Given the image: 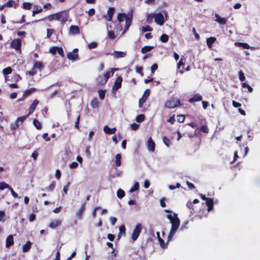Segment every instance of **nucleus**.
<instances>
[{
	"label": "nucleus",
	"mask_w": 260,
	"mask_h": 260,
	"mask_svg": "<svg viewBox=\"0 0 260 260\" xmlns=\"http://www.w3.org/2000/svg\"><path fill=\"white\" fill-rule=\"evenodd\" d=\"M167 218L169 219L171 223V229L168 236V242L171 240L174 236L180 225V219L177 216V214H174L173 216L171 214L167 215Z\"/></svg>",
	"instance_id": "1"
},
{
	"label": "nucleus",
	"mask_w": 260,
	"mask_h": 260,
	"mask_svg": "<svg viewBox=\"0 0 260 260\" xmlns=\"http://www.w3.org/2000/svg\"><path fill=\"white\" fill-rule=\"evenodd\" d=\"M181 106V103L179 99L177 98H172L166 101L165 106L167 108H174Z\"/></svg>",
	"instance_id": "2"
},
{
	"label": "nucleus",
	"mask_w": 260,
	"mask_h": 260,
	"mask_svg": "<svg viewBox=\"0 0 260 260\" xmlns=\"http://www.w3.org/2000/svg\"><path fill=\"white\" fill-rule=\"evenodd\" d=\"M57 21H60L62 24H64L68 20L69 13L67 11H62L57 13Z\"/></svg>",
	"instance_id": "3"
},
{
	"label": "nucleus",
	"mask_w": 260,
	"mask_h": 260,
	"mask_svg": "<svg viewBox=\"0 0 260 260\" xmlns=\"http://www.w3.org/2000/svg\"><path fill=\"white\" fill-rule=\"evenodd\" d=\"M142 229V226L141 224L138 223L136 225L135 229L134 230V231L133 232L132 235V239L134 241H136L138 239V238L139 236V234H140V233L141 232Z\"/></svg>",
	"instance_id": "4"
},
{
	"label": "nucleus",
	"mask_w": 260,
	"mask_h": 260,
	"mask_svg": "<svg viewBox=\"0 0 260 260\" xmlns=\"http://www.w3.org/2000/svg\"><path fill=\"white\" fill-rule=\"evenodd\" d=\"M133 18V12L132 10H131L128 13V17L126 18V20L125 21V24L124 27L123 33L127 31V30L129 28L130 26L131 25L132 20Z\"/></svg>",
	"instance_id": "5"
},
{
	"label": "nucleus",
	"mask_w": 260,
	"mask_h": 260,
	"mask_svg": "<svg viewBox=\"0 0 260 260\" xmlns=\"http://www.w3.org/2000/svg\"><path fill=\"white\" fill-rule=\"evenodd\" d=\"M133 18V12L132 10H131L128 13V17L126 18V20L125 21V24L124 27L123 33L127 31V30L129 28L130 26L131 25L132 20Z\"/></svg>",
	"instance_id": "6"
},
{
	"label": "nucleus",
	"mask_w": 260,
	"mask_h": 260,
	"mask_svg": "<svg viewBox=\"0 0 260 260\" xmlns=\"http://www.w3.org/2000/svg\"><path fill=\"white\" fill-rule=\"evenodd\" d=\"M78 48H75L72 52H69L67 54V58L71 60H76L79 58V54Z\"/></svg>",
	"instance_id": "7"
},
{
	"label": "nucleus",
	"mask_w": 260,
	"mask_h": 260,
	"mask_svg": "<svg viewBox=\"0 0 260 260\" xmlns=\"http://www.w3.org/2000/svg\"><path fill=\"white\" fill-rule=\"evenodd\" d=\"M155 22L160 25L164 24L165 22V19L163 15L161 13H158L154 14Z\"/></svg>",
	"instance_id": "8"
},
{
	"label": "nucleus",
	"mask_w": 260,
	"mask_h": 260,
	"mask_svg": "<svg viewBox=\"0 0 260 260\" xmlns=\"http://www.w3.org/2000/svg\"><path fill=\"white\" fill-rule=\"evenodd\" d=\"M11 46L16 50H20L21 47V40L19 39H14L11 43Z\"/></svg>",
	"instance_id": "9"
},
{
	"label": "nucleus",
	"mask_w": 260,
	"mask_h": 260,
	"mask_svg": "<svg viewBox=\"0 0 260 260\" xmlns=\"http://www.w3.org/2000/svg\"><path fill=\"white\" fill-rule=\"evenodd\" d=\"M117 70V69H116V68H113V69H111L110 71H108V72H106L103 75L104 80H103V82H102V83L106 84L107 83L108 80L109 79V78L111 76L113 75L114 72Z\"/></svg>",
	"instance_id": "10"
},
{
	"label": "nucleus",
	"mask_w": 260,
	"mask_h": 260,
	"mask_svg": "<svg viewBox=\"0 0 260 260\" xmlns=\"http://www.w3.org/2000/svg\"><path fill=\"white\" fill-rule=\"evenodd\" d=\"M122 82V78L121 76H118L116 79L114 85H113L112 89L113 90H117L121 87V83Z\"/></svg>",
	"instance_id": "11"
},
{
	"label": "nucleus",
	"mask_w": 260,
	"mask_h": 260,
	"mask_svg": "<svg viewBox=\"0 0 260 260\" xmlns=\"http://www.w3.org/2000/svg\"><path fill=\"white\" fill-rule=\"evenodd\" d=\"M62 223L61 220L59 219H55L51 221L49 224V227L52 229H55L59 226Z\"/></svg>",
	"instance_id": "12"
},
{
	"label": "nucleus",
	"mask_w": 260,
	"mask_h": 260,
	"mask_svg": "<svg viewBox=\"0 0 260 260\" xmlns=\"http://www.w3.org/2000/svg\"><path fill=\"white\" fill-rule=\"evenodd\" d=\"M203 99V98L201 94L199 93H196L194 94L192 97L190 98L188 101L190 103H193L197 102H199L202 101Z\"/></svg>",
	"instance_id": "13"
},
{
	"label": "nucleus",
	"mask_w": 260,
	"mask_h": 260,
	"mask_svg": "<svg viewBox=\"0 0 260 260\" xmlns=\"http://www.w3.org/2000/svg\"><path fill=\"white\" fill-rule=\"evenodd\" d=\"M39 101L37 99H35L34 100L32 103L31 104L29 108V111L28 113V115H30L31 114L33 113V112L35 111V110L36 109V107L37 105L39 104Z\"/></svg>",
	"instance_id": "14"
},
{
	"label": "nucleus",
	"mask_w": 260,
	"mask_h": 260,
	"mask_svg": "<svg viewBox=\"0 0 260 260\" xmlns=\"http://www.w3.org/2000/svg\"><path fill=\"white\" fill-rule=\"evenodd\" d=\"M114 12L115 9L113 7H110L109 8L107 11V16H105V17L108 21H110L112 20Z\"/></svg>",
	"instance_id": "15"
},
{
	"label": "nucleus",
	"mask_w": 260,
	"mask_h": 260,
	"mask_svg": "<svg viewBox=\"0 0 260 260\" xmlns=\"http://www.w3.org/2000/svg\"><path fill=\"white\" fill-rule=\"evenodd\" d=\"M116 128L113 127V128H110L108 126V125H105L104 127V131L106 134L108 135H112L114 134L116 132Z\"/></svg>",
	"instance_id": "16"
},
{
	"label": "nucleus",
	"mask_w": 260,
	"mask_h": 260,
	"mask_svg": "<svg viewBox=\"0 0 260 260\" xmlns=\"http://www.w3.org/2000/svg\"><path fill=\"white\" fill-rule=\"evenodd\" d=\"M215 17L216 18L215 21L221 25H224L226 23V19L225 17L221 18L218 14H215Z\"/></svg>",
	"instance_id": "17"
},
{
	"label": "nucleus",
	"mask_w": 260,
	"mask_h": 260,
	"mask_svg": "<svg viewBox=\"0 0 260 260\" xmlns=\"http://www.w3.org/2000/svg\"><path fill=\"white\" fill-rule=\"evenodd\" d=\"M69 32L71 35H77L80 32V29L78 26L71 25L70 27Z\"/></svg>",
	"instance_id": "18"
},
{
	"label": "nucleus",
	"mask_w": 260,
	"mask_h": 260,
	"mask_svg": "<svg viewBox=\"0 0 260 260\" xmlns=\"http://www.w3.org/2000/svg\"><path fill=\"white\" fill-rule=\"evenodd\" d=\"M14 239L12 235H9L6 241V247L9 248L10 246L14 244Z\"/></svg>",
	"instance_id": "19"
},
{
	"label": "nucleus",
	"mask_w": 260,
	"mask_h": 260,
	"mask_svg": "<svg viewBox=\"0 0 260 260\" xmlns=\"http://www.w3.org/2000/svg\"><path fill=\"white\" fill-rule=\"evenodd\" d=\"M206 204L208 207V211L209 212L212 210L214 206L213 199L211 198H208L207 200L206 201Z\"/></svg>",
	"instance_id": "20"
},
{
	"label": "nucleus",
	"mask_w": 260,
	"mask_h": 260,
	"mask_svg": "<svg viewBox=\"0 0 260 260\" xmlns=\"http://www.w3.org/2000/svg\"><path fill=\"white\" fill-rule=\"evenodd\" d=\"M156 235L160 247L163 249L166 248L167 247V244L169 242L167 241V243H165L164 240L160 238V234L158 232H156Z\"/></svg>",
	"instance_id": "21"
},
{
	"label": "nucleus",
	"mask_w": 260,
	"mask_h": 260,
	"mask_svg": "<svg viewBox=\"0 0 260 260\" xmlns=\"http://www.w3.org/2000/svg\"><path fill=\"white\" fill-rule=\"evenodd\" d=\"M37 91V89L34 87H31L29 89H26L24 91L23 93V98H25L26 96L29 95L31 93Z\"/></svg>",
	"instance_id": "22"
},
{
	"label": "nucleus",
	"mask_w": 260,
	"mask_h": 260,
	"mask_svg": "<svg viewBox=\"0 0 260 260\" xmlns=\"http://www.w3.org/2000/svg\"><path fill=\"white\" fill-rule=\"evenodd\" d=\"M148 149L149 151L153 152L155 150V143L152 140L151 138H150L148 140L147 143Z\"/></svg>",
	"instance_id": "23"
},
{
	"label": "nucleus",
	"mask_w": 260,
	"mask_h": 260,
	"mask_svg": "<svg viewBox=\"0 0 260 260\" xmlns=\"http://www.w3.org/2000/svg\"><path fill=\"white\" fill-rule=\"evenodd\" d=\"M187 207L189 209L190 213L192 215L194 214L196 212V207L193 206L192 203L191 201H188L186 204Z\"/></svg>",
	"instance_id": "24"
},
{
	"label": "nucleus",
	"mask_w": 260,
	"mask_h": 260,
	"mask_svg": "<svg viewBox=\"0 0 260 260\" xmlns=\"http://www.w3.org/2000/svg\"><path fill=\"white\" fill-rule=\"evenodd\" d=\"M48 19V20L49 21H52L53 20H57V13H55V14H51V15H49L46 18H44L43 19H41L40 20H35L34 22H38V21H42V20H45L46 19Z\"/></svg>",
	"instance_id": "25"
},
{
	"label": "nucleus",
	"mask_w": 260,
	"mask_h": 260,
	"mask_svg": "<svg viewBox=\"0 0 260 260\" xmlns=\"http://www.w3.org/2000/svg\"><path fill=\"white\" fill-rule=\"evenodd\" d=\"M85 203H84L76 213V216L79 219H81L82 218L83 212L85 210Z\"/></svg>",
	"instance_id": "26"
},
{
	"label": "nucleus",
	"mask_w": 260,
	"mask_h": 260,
	"mask_svg": "<svg viewBox=\"0 0 260 260\" xmlns=\"http://www.w3.org/2000/svg\"><path fill=\"white\" fill-rule=\"evenodd\" d=\"M31 245L32 243L30 241H27L26 243L22 247V251L23 252H28L31 248Z\"/></svg>",
	"instance_id": "27"
},
{
	"label": "nucleus",
	"mask_w": 260,
	"mask_h": 260,
	"mask_svg": "<svg viewBox=\"0 0 260 260\" xmlns=\"http://www.w3.org/2000/svg\"><path fill=\"white\" fill-rule=\"evenodd\" d=\"M235 45L237 47H242L244 49H249L250 48V46L246 43L236 42Z\"/></svg>",
	"instance_id": "28"
},
{
	"label": "nucleus",
	"mask_w": 260,
	"mask_h": 260,
	"mask_svg": "<svg viewBox=\"0 0 260 260\" xmlns=\"http://www.w3.org/2000/svg\"><path fill=\"white\" fill-rule=\"evenodd\" d=\"M44 68V66L42 62L41 61H36L35 62L33 66V69H39L40 71H41Z\"/></svg>",
	"instance_id": "29"
},
{
	"label": "nucleus",
	"mask_w": 260,
	"mask_h": 260,
	"mask_svg": "<svg viewBox=\"0 0 260 260\" xmlns=\"http://www.w3.org/2000/svg\"><path fill=\"white\" fill-rule=\"evenodd\" d=\"M127 17L128 13L127 14L125 13H119L117 15V19L119 22H122L124 19L126 20Z\"/></svg>",
	"instance_id": "30"
},
{
	"label": "nucleus",
	"mask_w": 260,
	"mask_h": 260,
	"mask_svg": "<svg viewBox=\"0 0 260 260\" xmlns=\"http://www.w3.org/2000/svg\"><path fill=\"white\" fill-rule=\"evenodd\" d=\"M216 38L213 37H211L207 39L206 43L209 47H211L212 44L215 42Z\"/></svg>",
	"instance_id": "31"
},
{
	"label": "nucleus",
	"mask_w": 260,
	"mask_h": 260,
	"mask_svg": "<svg viewBox=\"0 0 260 260\" xmlns=\"http://www.w3.org/2000/svg\"><path fill=\"white\" fill-rule=\"evenodd\" d=\"M114 55L116 58H119L125 57L126 55V53L122 51H115L114 52Z\"/></svg>",
	"instance_id": "32"
},
{
	"label": "nucleus",
	"mask_w": 260,
	"mask_h": 260,
	"mask_svg": "<svg viewBox=\"0 0 260 260\" xmlns=\"http://www.w3.org/2000/svg\"><path fill=\"white\" fill-rule=\"evenodd\" d=\"M153 46H145L143 47L141 49V52L143 54L147 53V52L151 51L153 49Z\"/></svg>",
	"instance_id": "33"
},
{
	"label": "nucleus",
	"mask_w": 260,
	"mask_h": 260,
	"mask_svg": "<svg viewBox=\"0 0 260 260\" xmlns=\"http://www.w3.org/2000/svg\"><path fill=\"white\" fill-rule=\"evenodd\" d=\"M115 165L117 167H119L121 166V155L120 154H117L115 156Z\"/></svg>",
	"instance_id": "34"
},
{
	"label": "nucleus",
	"mask_w": 260,
	"mask_h": 260,
	"mask_svg": "<svg viewBox=\"0 0 260 260\" xmlns=\"http://www.w3.org/2000/svg\"><path fill=\"white\" fill-rule=\"evenodd\" d=\"M6 7H15L16 6L15 2L13 0H9L7 3H5Z\"/></svg>",
	"instance_id": "35"
},
{
	"label": "nucleus",
	"mask_w": 260,
	"mask_h": 260,
	"mask_svg": "<svg viewBox=\"0 0 260 260\" xmlns=\"http://www.w3.org/2000/svg\"><path fill=\"white\" fill-rule=\"evenodd\" d=\"M99 103L97 99L95 98L92 99L91 102V106L93 108H98L99 107Z\"/></svg>",
	"instance_id": "36"
},
{
	"label": "nucleus",
	"mask_w": 260,
	"mask_h": 260,
	"mask_svg": "<svg viewBox=\"0 0 260 260\" xmlns=\"http://www.w3.org/2000/svg\"><path fill=\"white\" fill-rule=\"evenodd\" d=\"M32 7V4L29 2H24L22 4V8L25 10H30Z\"/></svg>",
	"instance_id": "37"
},
{
	"label": "nucleus",
	"mask_w": 260,
	"mask_h": 260,
	"mask_svg": "<svg viewBox=\"0 0 260 260\" xmlns=\"http://www.w3.org/2000/svg\"><path fill=\"white\" fill-rule=\"evenodd\" d=\"M125 196V192L123 190L121 189H119L117 191V196L118 198L121 199L124 197Z\"/></svg>",
	"instance_id": "38"
},
{
	"label": "nucleus",
	"mask_w": 260,
	"mask_h": 260,
	"mask_svg": "<svg viewBox=\"0 0 260 260\" xmlns=\"http://www.w3.org/2000/svg\"><path fill=\"white\" fill-rule=\"evenodd\" d=\"M33 124L37 129H41L42 128V125L38 120L35 119L33 121Z\"/></svg>",
	"instance_id": "39"
},
{
	"label": "nucleus",
	"mask_w": 260,
	"mask_h": 260,
	"mask_svg": "<svg viewBox=\"0 0 260 260\" xmlns=\"http://www.w3.org/2000/svg\"><path fill=\"white\" fill-rule=\"evenodd\" d=\"M21 77L18 74H15L12 77V80L16 83L21 80Z\"/></svg>",
	"instance_id": "40"
},
{
	"label": "nucleus",
	"mask_w": 260,
	"mask_h": 260,
	"mask_svg": "<svg viewBox=\"0 0 260 260\" xmlns=\"http://www.w3.org/2000/svg\"><path fill=\"white\" fill-rule=\"evenodd\" d=\"M29 116L28 115V114L26 115H24L21 117H19L17 118V120L16 121V123H18L20 122L21 123L24 122V121L25 120V119L28 117V116Z\"/></svg>",
	"instance_id": "41"
},
{
	"label": "nucleus",
	"mask_w": 260,
	"mask_h": 260,
	"mask_svg": "<svg viewBox=\"0 0 260 260\" xmlns=\"http://www.w3.org/2000/svg\"><path fill=\"white\" fill-rule=\"evenodd\" d=\"M139 184L138 182H136L134 185L130 188L129 192H133L136 190L139 189Z\"/></svg>",
	"instance_id": "42"
},
{
	"label": "nucleus",
	"mask_w": 260,
	"mask_h": 260,
	"mask_svg": "<svg viewBox=\"0 0 260 260\" xmlns=\"http://www.w3.org/2000/svg\"><path fill=\"white\" fill-rule=\"evenodd\" d=\"M12 72V69L11 67H7L3 69V73L5 75L11 74Z\"/></svg>",
	"instance_id": "43"
},
{
	"label": "nucleus",
	"mask_w": 260,
	"mask_h": 260,
	"mask_svg": "<svg viewBox=\"0 0 260 260\" xmlns=\"http://www.w3.org/2000/svg\"><path fill=\"white\" fill-rule=\"evenodd\" d=\"M56 182L54 181H53L49 185V186L46 188L47 191H53L55 187Z\"/></svg>",
	"instance_id": "44"
},
{
	"label": "nucleus",
	"mask_w": 260,
	"mask_h": 260,
	"mask_svg": "<svg viewBox=\"0 0 260 260\" xmlns=\"http://www.w3.org/2000/svg\"><path fill=\"white\" fill-rule=\"evenodd\" d=\"M160 41L163 43H166L169 40V36L166 34H162L160 37Z\"/></svg>",
	"instance_id": "45"
},
{
	"label": "nucleus",
	"mask_w": 260,
	"mask_h": 260,
	"mask_svg": "<svg viewBox=\"0 0 260 260\" xmlns=\"http://www.w3.org/2000/svg\"><path fill=\"white\" fill-rule=\"evenodd\" d=\"M242 87L243 88H247L249 92L253 91V88L247 83L244 82L242 83Z\"/></svg>",
	"instance_id": "46"
},
{
	"label": "nucleus",
	"mask_w": 260,
	"mask_h": 260,
	"mask_svg": "<svg viewBox=\"0 0 260 260\" xmlns=\"http://www.w3.org/2000/svg\"><path fill=\"white\" fill-rule=\"evenodd\" d=\"M98 92L100 99L104 100L105 96L106 90L99 89Z\"/></svg>",
	"instance_id": "47"
},
{
	"label": "nucleus",
	"mask_w": 260,
	"mask_h": 260,
	"mask_svg": "<svg viewBox=\"0 0 260 260\" xmlns=\"http://www.w3.org/2000/svg\"><path fill=\"white\" fill-rule=\"evenodd\" d=\"M11 187L5 182H1L0 183V190H4L5 188L9 189Z\"/></svg>",
	"instance_id": "48"
},
{
	"label": "nucleus",
	"mask_w": 260,
	"mask_h": 260,
	"mask_svg": "<svg viewBox=\"0 0 260 260\" xmlns=\"http://www.w3.org/2000/svg\"><path fill=\"white\" fill-rule=\"evenodd\" d=\"M145 119V116L143 114H139L136 117V121L138 122H141Z\"/></svg>",
	"instance_id": "49"
},
{
	"label": "nucleus",
	"mask_w": 260,
	"mask_h": 260,
	"mask_svg": "<svg viewBox=\"0 0 260 260\" xmlns=\"http://www.w3.org/2000/svg\"><path fill=\"white\" fill-rule=\"evenodd\" d=\"M239 78L241 81H244L245 80L244 74L242 70L239 71Z\"/></svg>",
	"instance_id": "50"
},
{
	"label": "nucleus",
	"mask_w": 260,
	"mask_h": 260,
	"mask_svg": "<svg viewBox=\"0 0 260 260\" xmlns=\"http://www.w3.org/2000/svg\"><path fill=\"white\" fill-rule=\"evenodd\" d=\"M103 80H104V77L102 76H99L96 78V82L99 85H105V84L102 83V82H103Z\"/></svg>",
	"instance_id": "51"
},
{
	"label": "nucleus",
	"mask_w": 260,
	"mask_h": 260,
	"mask_svg": "<svg viewBox=\"0 0 260 260\" xmlns=\"http://www.w3.org/2000/svg\"><path fill=\"white\" fill-rule=\"evenodd\" d=\"M142 29L143 32H146L152 31L153 29L150 26L147 25L145 26H143Z\"/></svg>",
	"instance_id": "52"
},
{
	"label": "nucleus",
	"mask_w": 260,
	"mask_h": 260,
	"mask_svg": "<svg viewBox=\"0 0 260 260\" xmlns=\"http://www.w3.org/2000/svg\"><path fill=\"white\" fill-rule=\"evenodd\" d=\"M146 101V98H141L139 101V107L142 108Z\"/></svg>",
	"instance_id": "53"
},
{
	"label": "nucleus",
	"mask_w": 260,
	"mask_h": 260,
	"mask_svg": "<svg viewBox=\"0 0 260 260\" xmlns=\"http://www.w3.org/2000/svg\"><path fill=\"white\" fill-rule=\"evenodd\" d=\"M143 70V69L142 67H136V72L140 74L141 76H144Z\"/></svg>",
	"instance_id": "54"
},
{
	"label": "nucleus",
	"mask_w": 260,
	"mask_h": 260,
	"mask_svg": "<svg viewBox=\"0 0 260 260\" xmlns=\"http://www.w3.org/2000/svg\"><path fill=\"white\" fill-rule=\"evenodd\" d=\"M200 131L202 132L205 133H206V134L209 133L208 127L206 125H202V126H201V127H200Z\"/></svg>",
	"instance_id": "55"
},
{
	"label": "nucleus",
	"mask_w": 260,
	"mask_h": 260,
	"mask_svg": "<svg viewBox=\"0 0 260 260\" xmlns=\"http://www.w3.org/2000/svg\"><path fill=\"white\" fill-rule=\"evenodd\" d=\"M153 18H154L153 14H150L148 15V16H147L146 22L148 23H151Z\"/></svg>",
	"instance_id": "56"
},
{
	"label": "nucleus",
	"mask_w": 260,
	"mask_h": 260,
	"mask_svg": "<svg viewBox=\"0 0 260 260\" xmlns=\"http://www.w3.org/2000/svg\"><path fill=\"white\" fill-rule=\"evenodd\" d=\"M163 142L164 143V144L167 146V147H169L170 146V140L166 136H164L163 137Z\"/></svg>",
	"instance_id": "57"
},
{
	"label": "nucleus",
	"mask_w": 260,
	"mask_h": 260,
	"mask_svg": "<svg viewBox=\"0 0 260 260\" xmlns=\"http://www.w3.org/2000/svg\"><path fill=\"white\" fill-rule=\"evenodd\" d=\"M98 43L96 42H92L88 44V47L89 49H94L97 47Z\"/></svg>",
	"instance_id": "58"
},
{
	"label": "nucleus",
	"mask_w": 260,
	"mask_h": 260,
	"mask_svg": "<svg viewBox=\"0 0 260 260\" xmlns=\"http://www.w3.org/2000/svg\"><path fill=\"white\" fill-rule=\"evenodd\" d=\"M185 120V116L183 115H179L177 116V121L182 123Z\"/></svg>",
	"instance_id": "59"
},
{
	"label": "nucleus",
	"mask_w": 260,
	"mask_h": 260,
	"mask_svg": "<svg viewBox=\"0 0 260 260\" xmlns=\"http://www.w3.org/2000/svg\"><path fill=\"white\" fill-rule=\"evenodd\" d=\"M54 32V30L52 28H48L47 29V37L50 38L52 34Z\"/></svg>",
	"instance_id": "60"
},
{
	"label": "nucleus",
	"mask_w": 260,
	"mask_h": 260,
	"mask_svg": "<svg viewBox=\"0 0 260 260\" xmlns=\"http://www.w3.org/2000/svg\"><path fill=\"white\" fill-rule=\"evenodd\" d=\"M56 52H57V53L61 57H64V55L63 50L61 47H57Z\"/></svg>",
	"instance_id": "61"
},
{
	"label": "nucleus",
	"mask_w": 260,
	"mask_h": 260,
	"mask_svg": "<svg viewBox=\"0 0 260 260\" xmlns=\"http://www.w3.org/2000/svg\"><path fill=\"white\" fill-rule=\"evenodd\" d=\"M158 65L156 63H154L151 67V73H154L155 71L157 69Z\"/></svg>",
	"instance_id": "62"
},
{
	"label": "nucleus",
	"mask_w": 260,
	"mask_h": 260,
	"mask_svg": "<svg viewBox=\"0 0 260 260\" xmlns=\"http://www.w3.org/2000/svg\"><path fill=\"white\" fill-rule=\"evenodd\" d=\"M125 231H126V229H125V226L124 225H122L120 226V228H119V232L120 233H121L123 235H125Z\"/></svg>",
	"instance_id": "63"
},
{
	"label": "nucleus",
	"mask_w": 260,
	"mask_h": 260,
	"mask_svg": "<svg viewBox=\"0 0 260 260\" xmlns=\"http://www.w3.org/2000/svg\"><path fill=\"white\" fill-rule=\"evenodd\" d=\"M108 37L111 39H114L115 38V35L114 31L111 30L108 31Z\"/></svg>",
	"instance_id": "64"
}]
</instances>
